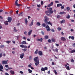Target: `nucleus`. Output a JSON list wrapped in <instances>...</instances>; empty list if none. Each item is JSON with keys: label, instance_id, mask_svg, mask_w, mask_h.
<instances>
[{"label": "nucleus", "instance_id": "1", "mask_svg": "<svg viewBox=\"0 0 75 75\" xmlns=\"http://www.w3.org/2000/svg\"><path fill=\"white\" fill-rule=\"evenodd\" d=\"M52 10V8H50L48 11H46L45 12V14H46V15L48 16H50L51 14H52L53 13V11Z\"/></svg>", "mask_w": 75, "mask_h": 75}, {"label": "nucleus", "instance_id": "2", "mask_svg": "<svg viewBox=\"0 0 75 75\" xmlns=\"http://www.w3.org/2000/svg\"><path fill=\"white\" fill-rule=\"evenodd\" d=\"M49 20V18H48V17L47 16H45V23H48V24L51 25V26H52V23H51L50 21L48 22V20Z\"/></svg>", "mask_w": 75, "mask_h": 75}, {"label": "nucleus", "instance_id": "3", "mask_svg": "<svg viewBox=\"0 0 75 75\" xmlns=\"http://www.w3.org/2000/svg\"><path fill=\"white\" fill-rule=\"evenodd\" d=\"M34 61L35 62V64L36 66H37L38 65H39V59H38V57H37L34 58Z\"/></svg>", "mask_w": 75, "mask_h": 75}, {"label": "nucleus", "instance_id": "4", "mask_svg": "<svg viewBox=\"0 0 75 75\" xmlns=\"http://www.w3.org/2000/svg\"><path fill=\"white\" fill-rule=\"evenodd\" d=\"M18 0H16V1L15 2V6H16L17 7H20L21 6V4H18Z\"/></svg>", "mask_w": 75, "mask_h": 75}, {"label": "nucleus", "instance_id": "5", "mask_svg": "<svg viewBox=\"0 0 75 75\" xmlns=\"http://www.w3.org/2000/svg\"><path fill=\"white\" fill-rule=\"evenodd\" d=\"M8 61V60H7V61L5 60H3L2 61V64L3 65H6L7 64V62Z\"/></svg>", "mask_w": 75, "mask_h": 75}, {"label": "nucleus", "instance_id": "6", "mask_svg": "<svg viewBox=\"0 0 75 75\" xmlns=\"http://www.w3.org/2000/svg\"><path fill=\"white\" fill-rule=\"evenodd\" d=\"M7 20L8 22L9 23H11L12 20V18H11V17H9L8 18Z\"/></svg>", "mask_w": 75, "mask_h": 75}, {"label": "nucleus", "instance_id": "7", "mask_svg": "<svg viewBox=\"0 0 75 75\" xmlns=\"http://www.w3.org/2000/svg\"><path fill=\"white\" fill-rule=\"evenodd\" d=\"M38 55H40V56H42L43 54H42V52L41 51H39L38 52Z\"/></svg>", "mask_w": 75, "mask_h": 75}, {"label": "nucleus", "instance_id": "8", "mask_svg": "<svg viewBox=\"0 0 75 75\" xmlns=\"http://www.w3.org/2000/svg\"><path fill=\"white\" fill-rule=\"evenodd\" d=\"M46 28H47V31H50V28L48 25H47V26H46Z\"/></svg>", "mask_w": 75, "mask_h": 75}, {"label": "nucleus", "instance_id": "9", "mask_svg": "<svg viewBox=\"0 0 75 75\" xmlns=\"http://www.w3.org/2000/svg\"><path fill=\"white\" fill-rule=\"evenodd\" d=\"M54 4V2H52L51 3H50V4H48L47 5V7H51V6H52V5H53Z\"/></svg>", "mask_w": 75, "mask_h": 75}, {"label": "nucleus", "instance_id": "10", "mask_svg": "<svg viewBox=\"0 0 75 75\" xmlns=\"http://www.w3.org/2000/svg\"><path fill=\"white\" fill-rule=\"evenodd\" d=\"M42 38H41L40 39L38 38L36 39V41H40V42H42Z\"/></svg>", "mask_w": 75, "mask_h": 75}, {"label": "nucleus", "instance_id": "11", "mask_svg": "<svg viewBox=\"0 0 75 75\" xmlns=\"http://www.w3.org/2000/svg\"><path fill=\"white\" fill-rule=\"evenodd\" d=\"M24 56V53H22V54H20V58L21 59H23V57Z\"/></svg>", "mask_w": 75, "mask_h": 75}, {"label": "nucleus", "instance_id": "12", "mask_svg": "<svg viewBox=\"0 0 75 75\" xmlns=\"http://www.w3.org/2000/svg\"><path fill=\"white\" fill-rule=\"evenodd\" d=\"M61 41H66V39H65V38L62 37L61 38Z\"/></svg>", "mask_w": 75, "mask_h": 75}, {"label": "nucleus", "instance_id": "13", "mask_svg": "<svg viewBox=\"0 0 75 75\" xmlns=\"http://www.w3.org/2000/svg\"><path fill=\"white\" fill-rule=\"evenodd\" d=\"M25 23L26 25H27V23H28V21L27 20V18H25Z\"/></svg>", "mask_w": 75, "mask_h": 75}, {"label": "nucleus", "instance_id": "14", "mask_svg": "<svg viewBox=\"0 0 75 75\" xmlns=\"http://www.w3.org/2000/svg\"><path fill=\"white\" fill-rule=\"evenodd\" d=\"M22 44H27V42L25 41H23L21 42Z\"/></svg>", "mask_w": 75, "mask_h": 75}, {"label": "nucleus", "instance_id": "15", "mask_svg": "<svg viewBox=\"0 0 75 75\" xmlns=\"http://www.w3.org/2000/svg\"><path fill=\"white\" fill-rule=\"evenodd\" d=\"M10 72L12 75H14V71L13 70L10 71Z\"/></svg>", "mask_w": 75, "mask_h": 75}, {"label": "nucleus", "instance_id": "16", "mask_svg": "<svg viewBox=\"0 0 75 75\" xmlns=\"http://www.w3.org/2000/svg\"><path fill=\"white\" fill-rule=\"evenodd\" d=\"M69 39H71V40H74V36H69Z\"/></svg>", "mask_w": 75, "mask_h": 75}, {"label": "nucleus", "instance_id": "17", "mask_svg": "<svg viewBox=\"0 0 75 75\" xmlns=\"http://www.w3.org/2000/svg\"><path fill=\"white\" fill-rule=\"evenodd\" d=\"M60 22L61 24L65 23V20H63L62 21H61Z\"/></svg>", "mask_w": 75, "mask_h": 75}, {"label": "nucleus", "instance_id": "18", "mask_svg": "<svg viewBox=\"0 0 75 75\" xmlns=\"http://www.w3.org/2000/svg\"><path fill=\"white\" fill-rule=\"evenodd\" d=\"M32 58H33V57H32V56L31 55L30 56L29 58V61H31Z\"/></svg>", "mask_w": 75, "mask_h": 75}, {"label": "nucleus", "instance_id": "19", "mask_svg": "<svg viewBox=\"0 0 75 75\" xmlns=\"http://www.w3.org/2000/svg\"><path fill=\"white\" fill-rule=\"evenodd\" d=\"M32 31H33V30H31L30 31H29L28 32V35H31V33H32Z\"/></svg>", "mask_w": 75, "mask_h": 75}, {"label": "nucleus", "instance_id": "20", "mask_svg": "<svg viewBox=\"0 0 75 75\" xmlns=\"http://www.w3.org/2000/svg\"><path fill=\"white\" fill-rule=\"evenodd\" d=\"M44 37L45 40H47L49 38L48 36V35H45V36Z\"/></svg>", "mask_w": 75, "mask_h": 75}, {"label": "nucleus", "instance_id": "21", "mask_svg": "<svg viewBox=\"0 0 75 75\" xmlns=\"http://www.w3.org/2000/svg\"><path fill=\"white\" fill-rule=\"evenodd\" d=\"M13 31H14V32H17V31H18V30L16 29L15 27H14L13 28Z\"/></svg>", "mask_w": 75, "mask_h": 75}, {"label": "nucleus", "instance_id": "22", "mask_svg": "<svg viewBox=\"0 0 75 75\" xmlns=\"http://www.w3.org/2000/svg\"><path fill=\"white\" fill-rule=\"evenodd\" d=\"M8 21H6L5 22H4V24L5 25H8Z\"/></svg>", "mask_w": 75, "mask_h": 75}, {"label": "nucleus", "instance_id": "23", "mask_svg": "<svg viewBox=\"0 0 75 75\" xmlns=\"http://www.w3.org/2000/svg\"><path fill=\"white\" fill-rule=\"evenodd\" d=\"M53 51H54V52H55L56 51V52H58V49L56 48L55 50H53Z\"/></svg>", "mask_w": 75, "mask_h": 75}, {"label": "nucleus", "instance_id": "24", "mask_svg": "<svg viewBox=\"0 0 75 75\" xmlns=\"http://www.w3.org/2000/svg\"><path fill=\"white\" fill-rule=\"evenodd\" d=\"M60 14H66V12H60L59 13Z\"/></svg>", "mask_w": 75, "mask_h": 75}, {"label": "nucleus", "instance_id": "25", "mask_svg": "<svg viewBox=\"0 0 75 75\" xmlns=\"http://www.w3.org/2000/svg\"><path fill=\"white\" fill-rule=\"evenodd\" d=\"M0 69H3V66L1 65H0Z\"/></svg>", "mask_w": 75, "mask_h": 75}, {"label": "nucleus", "instance_id": "26", "mask_svg": "<svg viewBox=\"0 0 75 75\" xmlns=\"http://www.w3.org/2000/svg\"><path fill=\"white\" fill-rule=\"evenodd\" d=\"M66 9L67 11H69L70 10V8L69 7H67Z\"/></svg>", "mask_w": 75, "mask_h": 75}, {"label": "nucleus", "instance_id": "27", "mask_svg": "<svg viewBox=\"0 0 75 75\" xmlns=\"http://www.w3.org/2000/svg\"><path fill=\"white\" fill-rule=\"evenodd\" d=\"M36 25H38V26H40V25H41V24L40 23V22H38L37 23Z\"/></svg>", "mask_w": 75, "mask_h": 75}, {"label": "nucleus", "instance_id": "28", "mask_svg": "<svg viewBox=\"0 0 75 75\" xmlns=\"http://www.w3.org/2000/svg\"><path fill=\"white\" fill-rule=\"evenodd\" d=\"M38 49H37L36 50V51L35 52V54H38Z\"/></svg>", "mask_w": 75, "mask_h": 75}, {"label": "nucleus", "instance_id": "29", "mask_svg": "<svg viewBox=\"0 0 75 75\" xmlns=\"http://www.w3.org/2000/svg\"><path fill=\"white\" fill-rule=\"evenodd\" d=\"M73 52H75V50H71L70 51V53H73Z\"/></svg>", "mask_w": 75, "mask_h": 75}, {"label": "nucleus", "instance_id": "30", "mask_svg": "<svg viewBox=\"0 0 75 75\" xmlns=\"http://www.w3.org/2000/svg\"><path fill=\"white\" fill-rule=\"evenodd\" d=\"M28 71H29V73H31L32 72H33V71H32V70H31L29 69H28Z\"/></svg>", "mask_w": 75, "mask_h": 75}, {"label": "nucleus", "instance_id": "31", "mask_svg": "<svg viewBox=\"0 0 75 75\" xmlns=\"http://www.w3.org/2000/svg\"><path fill=\"white\" fill-rule=\"evenodd\" d=\"M66 18H68V19H69V18H70V16H69V15L68 14L67 16L66 17Z\"/></svg>", "mask_w": 75, "mask_h": 75}, {"label": "nucleus", "instance_id": "32", "mask_svg": "<svg viewBox=\"0 0 75 75\" xmlns=\"http://www.w3.org/2000/svg\"><path fill=\"white\" fill-rule=\"evenodd\" d=\"M20 47H21V48H24V45H20Z\"/></svg>", "mask_w": 75, "mask_h": 75}, {"label": "nucleus", "instance_id": "33", "mask_svg": "<svg viewBox=\"0 0 75 75\" xmlns=\"http://www.w3.org/2000/svg\"><path fill=\"white\" fill-rule=\"evenodd\" d=\"M66 67L67 70H70V69H69V66Z\"/></svg>", "mask_w": 75, "mask_h": 75}, {"label": "nucleus", "instance_id": "34", "mask_svg": "<svg viewBox=\"0 0 75 75\" xmlns=\"http://www.w3.org/2000/svg\"><path fill=\"white\" fill-rule=\"evenodd\" d=\"M57 30H58V31H61V30H62V28H61L58 27L57 28Z\"/></svg>", "mask_w": 75, "mask_h": 75}, {"label": "nucleus", "instance_id": "35", "mask_svg": "<svg viewBox=\"0 0 75 75\" xmlns=\"http://www.w3.org/2000/svg\"><path fill=\"white\" fill-rule=\"evenodd\" d=\"M54 71L55 75H57V74H58V73H57V71H56V70H54Z\"/></svg>", "mask_w": 75, "mask_h": 75}, {"label": "nucleus", "instance_id": "36", "mask_svg": "<svg viewBox=\"0 0 75 75\" xmlns=\"http://www.w3.org/2000/svg\"><path fill=\"white\" fill-rule=\"evenodd\" d=\"M42 71H45V69L44 68H42L41 69Z\"/></svg>", "mask_w": 75, "mask_h": 75}, {"label": "nucleus", "instance_id": "37", "mask_svg": "<svg viewBox=\"0 0 75 75\" xmlns=\"http://www.w3.org/2000/svg\"><path fill=\"white\" fill-rule=\"evenodd\" d=\"M33 25V22H31V23L29 25L30 26H32Z\"/></svg>", "mask_w": 75, "mask_h": 75}, {"label": "nucleus", "instance_id": "38", "mask_svg": "<svg viewBox=\"0 0 75 75\" xmlns=\"http://www.w3.org/2000/svg\"><path fill=\"white\" fill-rule=\"evenodd\" d=\"M52 42H55V40L54 38L52 39Z\"/></svg>", "mask_w": 75, "mask_h": 75}, {"label": "nucleus", "instance_id": "39", "mask_svg": "<svg viewBox=\"0 0 75 75\" xmlns=\"http://www.w3.org/2000/svg\"><path fill=\"white\" fill-rule=\"evenodd\" d=\"M2 56H3V54L2 53H0V58H1L2 57Z\"/></svg>", "mask_w": 75, "mask_h": 75}, {"label": "nucleus", "instance_id": "40", "mask_svg": "<svg viewBox=\"0 0 75 75\" xmlns=\"http://www.w3.org/2000/svg\"><path fill=\"white\" fill-rule=\"evenodd\" d=\"M48 42H49V43H51V40L50 39H49L48 40Z\"/></svg>", "mask_w": 75, "mask_h": 75}, {"label": "nucleus", "instance_id": "41", "mask_svg": "<svg viewBox=\"0 0 75 75\" xmlns=\"http://www.w3.org/2000/svg\"><path fill=\"white\" fill-rule=\"evenodd\" d=\"M42 26H43V27H45L46 26V25H45V23H43L42 24Z\"/></svg>", "mask_w": 75, "mask_h": 75}, {"label": "nucleus", "instance_id": "42", "mask_svg": "<svg viewBox=\"0 0 75 75\" xmlns=\"http://www.w3.org/2000/svg\"><path fill=\"white\" fill-rule=\"evenodd\" d=\"M60 17H61V16H60V15H58L57 16V18H59Z\"/></svg>", "mask_w": 75, "mask_h": 75}, {"label": "nucleus", "instance_id": "43", "mask_svg": "<svg viewBox=\"0 0 75 75\" xmlns=\"http://www.w3.org/2000/svg\"><path fill=\"white\" fill-rule=\"evenodd\" d=\"M41 33L42 34V35H44L45 33H44V32L43 31H42L41 32Z\"/></svg>", "mask_w": 75, "mask_h": 75}, {"label": "nucleus", "instance_id": "44", "mask_svg": "<svg viewBox=\"0 0 75 75\" xmlns=\"http://www.w3.org/2000/svg\"><path fill=\"white\" fill-rule=\"evenodd\" d=\"M61 8L62 9H64V6H62L61 7Z\"/></svg>", "mask_w": 75, "mask_h": 75}, {"label": "nucleus", "instance_id": "45", "mask_svg": "<svg viewBox=\"0 0 75 75\" xmlns=\"http://www.w3.org/2000/svg\"><path fill=\"white\" fill-rule=\"evenodd\" d=\"M32 36L34 38H35V37L37 36V35H33Z\"/></svg>", "mask_w": 75, "mask_h": 75}, {"label": "nucleus", "instance_id": "46", "mask_svg": "<svg viewBox=\"0 0 75 75\" xmlns=\"http://www.w3.org/2000/svg\"><path fill=\"white\" fill-rule=\"evenodd\" d=\"M4 45H1L0 47H1V48H4Z\"/></svg>", "mask_w": 75, "mask_h": 75}, {"label": "nucleus", "instance_id": "47", "mask_svg": "<svg viewBox=\"0 0 75 75\" xmlns=\"http://www.w3.org/2000/svg\"><path fill=\"white\" fill-rule=\"evenodd\" d=\"M37 7H41V5L39 4V5H37Z\"/></svg>", "mask_w": 75, "mask_h": 75}, {"label": "nucleus", "instance_id": "48", "mask_svg": "<svg viewBox=\"0 0 75 75\" xmlns=\"http://www.w3.org/2000/svg\"><path fill=\"white\" fill-rule=\"evenodd\" d=\"M44 4V2H43V1H41V5H43V4Z\"/></svg>", "mask_w": 75, "mask_h": 75}, {"label": "nucleus", "instance_id": "49", "mask_svg": "<svg viewBox=\"0 0 75 75\" xmlns=\"http://www.w3.org/2000/svg\"><path fill=\"white\" fill-rule=\"evenodd\" d=\"M51 31L52 32H55V30H54L53 29H51Z\"/></svg>", "mask_w": 75, "mask_h": 75}, {"label": "nucleus", "instance_id": "50", "mask_svg": "<svg viewBox=\"0 0 75 75\" xmlns=\"http://www.w3.org/2000/svg\"><path fill=\"white\" fill-rule=\"evenodd\" d=\"M6 43H7V44H9L10 43V41H6Z\"/></svg>", "mask_w": 75, "mask_h": 75}, {"label": "nucleus", "instance_id": "51", "mask_svg": "<svg viewBox=\"0 0 75 75\" xmlns=\"http://www.w3.org/2000/svg\"><path fill=\"white\" fill-rule=\"evenodd\" d=\"M5 67L6 68H8V65H5Z\"/></svg>", "mask_w": 75, "mask_h": 75}, {"label": "nucleus", "instance_id": "52", "mask_svg": "<svg viewBox=\"0 0 75 75\" xmlns=\"http://www.w3.org/2000/svg\"><path fill=\"white\" fill-rule=\"evenodd\" d=\"M27 32H26V31H25L24 32V34L25 35H27Z\"/></svg>", "mask_w": 75, "mask_h": 75}, {"label": "nucleus", "instance_id": "53", "mask_svg": "<svg viewBox=\"0 0 75 75\" xmlns=\"http://www.w3.org/2000/svg\"><path fill=\"white\" fill-rule=\"evenodd\" d=\"M23 51H24V52H25V51H27V49H22Z\"/></svg>", "mask_w": 75, "mask_h": 75}, {"label": "nucleus", "instance_id": "54", "mask_svg": "<svg viewBox=\"0 0 75 75\" xmlns=\"http://www.w3.org/2000/svg\"><path fill=\"white\" fill-rule=\"evenodd\" d=\"M48 70V68L47 67H45V70Z\"/></svg>", "mask_w": 75, "mask_h": 75}, {"label": "nucleus", "instance_id": "55", "mask_svg": "<svg viewBox=\"0 0 75 75\" xmlns=\"http://www.w3.org/2000/svg\"><path fill=\"white\" fill-rule=\"evenodd\" d=\"M71 61V62H74V60L73 59H72Z\"/></svg>", "mask_w": 75, "mask_h": 75}, {"label": "nucleus", "instance_id": "56", "mask_svg": "<svg viewBox=\"0 0 75 75\" xmlns=\"http://www.w3.org/2000/svg\"><path fill=\"white\" fill-rule=\"evenodd\" d=\"M28 67L29 68H31V65L30 64H29L28 66Z\"/></svg>", "mask_w": 75, "mask_h": 75}, {"label": "nucleus", "instance_id": "57", "mask_svg": "<svg viewBox=\"0 0 75 75\" xmlns=\"http://www.w3.org/2000/svg\"><path fill=\"white\" fill-rule=\"evenodd\" d=\"M5 75H10L7 73H5Z\"/></svg>", "mask_w": 75, "mask_h": 75}, {"label": "nucleus", "instance_id": "58", "mask_svg": "<svg viewBox=\"0 0 75 75\" xmlns=\"http://www.w3.org/2000/svg\"><path fill=\"white\" fill-rule=\"evenodd\" d=\"M24 48H27V46H25L24 45Z\"/></svg>", "mask_w": 75, "mask_h": 75}, {"label": "nucleus", "instance_id": "59", "mask_svg": "<svg viewBox=\"0 0 75 75\" xmlns=\"http://www.w3.org/2000/svg\"><path fill=\"white\" fill-rule=\"evenodd\" d=\"M23 39H24V40H26V38L25 37H23Z\"/></svg>", "mask_w": 75, "mask_h": 75}, {"label": "nucleus", "instance_id": "60", "mask_svg": "<svg viewBox=\"0 0 75 75\" xmlns=\"http://www.w3.org/2000/svg\"><path fill=\"white\" fill-rule=\"evenodd\" d=\"M55 3H59V1H55Z\"/></svg>", "mask_w": 75, "mask_h": 75}, {"label": "nucleus", "instance_id": "61", "mask_svg": "<svg viewBox=\"0 0 75 75\" xmlns=\"http://www.w3.org/2000/svg\"><path fill=\"white\" fill-rule=\"evenodd\" d=\"M20 73L21 74H23V71H20Z\"/></svg>", "mask_w": 75, "mask_h": 75}, {"label": "nucleus", "instance_id": "62", "mask_svg": "<svg viewBox=\"0 0 75 75\" xmlns=\"http://www.w3.org/2000/svg\"><path fill=\"white\" fill-rule=\"evenodd\" d=\"M0 18H1V19H3V17L1 16H0Z\"/></svg>", "mask_w": 75, "mask_h": 75}, {"label": "nucleus", "instance_id": "63", "mask_svg": "<svg viewBox=\"0 0 75 75\" xmlns=\"http://www.w3.org/2000/svg\"><path fill=\"white\" fill-rule=\"evenodd\" d=\"M59 4H58L57 5V7H59Z\"/></svg>", "mask_w": 75, "mask_h": 75}, {"label": "nucleus", "instance_id": "64", "mask_svg": "<svg viewBox=\"0 0 75 75\" xmlns=\"http://www.w3.org/2000/svg\"><path fill=\"white\" fill-rule=\"evenodd\" d=\"M56 45L57 47H59V44H56Z\"/></svg>", "mask_w": 75, "mask_h": 75}]
</instances>
